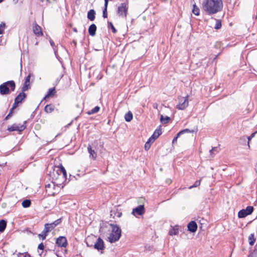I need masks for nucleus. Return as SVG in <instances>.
Instances as JSON below:
<instances>
[{
  "mask_svg": "<svg viewBox=\"0 0 257 257\" xmlns=\"http://www.w3.org/2000/svg\"><path fill=\"white\" fill-rule=\"evenodd\" d=\"M49 188H51V185L50 184H49Z\"/></svg>",
  "mask_w": 257,
  "mask_h": 257,
  "instance_id": "54",
  "label": "nucleus"
},
{
  "mask_svg": "<svg viewBox=\"0 0 257 257\" xmlns=\"http://www.w3.org/2000/svg\"><path fill=\"white\" fill-rule=\"evenodd\" d=\"M214 20L215 21V22H216L215 26H214V29L216 30L220 29L221 28V25H222L221 20H216V19H214Z\"/></svg>",
  "mask_w": 257,
  "mask_h": 257,
  "instance_id": "29",
  "label": "nucleus"
},
{
  "mask_svg": "<svg viewBox=\"0 0 257 257\" xmlns=\"http://www.w3.org/2000/svg\"><path fill=\"white\" fill-rule=\"evenodd\" d=\"M200 183H201V180L196 181L193 185H192L189 187V189H190L193 188L198 187V186L200 185Z\"/></svg>",
  "mask_w": 257,
  "mask_h": 257,
  "instance_id": "37",
  "label": "nucleus"
},
{
  "mask_svg": "<svg viewBox=\"0 0 257 257\" xmlns=\"http://www.w3.org/2000/svg\"><path fill=\"white\" fill-rule=\"evenodd\" d=\"M145 209L143 205H140L138 207L134 208L132 211V213L134 215H136V214L138 215H142L145 213Z\"/></svg>",
  "mask_w": 257,
  "mask_h": 257,
  "instance_id": "9",
  "label": "nucleus"
},
{
  "mask_svg": "<svg viewBox=\"0 0 257 257\" xmlns=\"http://www.w3.org/2000/svg\"><path fill=\"white\" fill-rule=\"evenodd\" d=\"M38 251L39 252V250H42L41 252L39 253V255L41 257H44L45 255V254H43V250L44 248V245L43 243H41L38 245Z\"/></svg>",
  "mask_w": 257,
  "mask_h": 257,
  "instance_id": "26",
  "label": "nucleus"
},
{
  "mask_svg": "<svg viewBox=\"0 0 257 257\" xmlns=\"http://www.w3.org/2000/svg\"><path fill=\"white\" fill-rule=\"evenodd\" d=\"M89 239L90 238H87L86 242L87 245L88 246H93V245L92 244H89V243H88V240H89Z\"/></svg>",
  "mask_w": 257,
  "mask_h": 257,
  "instance_id": "45",
  "label": "nucleus"
},
{
  "mask_svg": "<svg viewBox=\"0 0 257 257\" xmlns=\"http://www.w3.org/2000/svg\"><path fill=\"white\" fill-rule=\"evenodd\" d=\"M214 152L216 153L218 152V149L217 147L212 148V149L210 151V154H212Z\"/></svg>",
  "mask_w": 257,
  "mask_h": 257,
  "instance_id": "41",
  "label": "nucleus"
},
{
  "mask_svg": "<svg viewBox=\"0 0 257 257\" xmlns=\"http://www.w3.org/2000/svg\"><path fill=\"white\" fill-rule=\"evenodd\" d=\"M31 201L30 200L26 199L23 201L22 206L24 208H27L29 207L31 205Z\"/></svg>",
  "mask_w": 257,
  "mask_h": 257,
  "instance_id": "30",
  "label": "nucleus"
},
{
  "mask_svg": "<svg viewBox=\"0 0 257 257\" xmlns=\"http://www.w3.org/2000/svg\"><path fill=\"white\" fill-rule=\"evenodd\" d=\"M7 226V222L5 220H0V232H3Z\"/></svg>",
  "mask_w": 257,
  "mask_h": 257,
  "instance_id": "24",
  "label": "nucleus"
},
{
  "mask_svg": "<svg viewBox=\"0 0 257 257\" xmlns=\"http://www.w3.org/2000/svg\"><path fill=\"white\" fill-rule=\"evenodd\" d=\"M62 77L61 76H59L56 79V83H58V82L60 81L61 78Z\"/></svg>",
  "mask_w": 257,
  "mask_h": 257,
  "instance_id": "47",
  "label": "nucleus"
},
{
  "mask_svg": "<svg viewBox=\"0 0 257 257\" xmlns=\"http://www.w3.org/2000/svg\"><path fill=\"white\" fill-rule=\"evenodd\" d=\"M54 108H52L51 106V105L49 104V112L52 111L53 110H54Z\"/></svg>",
  "mask_w": 257,
  "mask_h": 257,
  "instance_id": "48",
  "label": "nucleus"
},
{
  "mask_svg": "<svg viewBox=\"0 0 257 257\" xmlns=\"http://www.w3.org/2000/svg\"><path fill=\"white\" fill-rule=\"evenodd\" d=\"M133 117V113L131 111H129L127 113H126L124 115V119L126 121L130 122L131 121Z\"/></svg>",
  "mask_w": 257,
  "mask_h": 257,
  "instance_id": "25",
  "label": "nucleus"
},
{
  "mask_svg": "<svg viewBox=\"0 0 257 257\" xmlns=\"http://www.w3.org/2000/svg\"><path fill=\"white\" fill-rule=\"evenodd\" d=\"M170 119V117L168 116H166L165 118H164L163 116L161 115L160 120L162 123H167Z\"/></svg>",
  "mask_w": 257,
  "mask_h": 257,
  "instance_id": "35",
  "label": "nucleus"
},
{
  "mask_svg": "<svg viewBox=\"0 0 257 257\" xmlns=\"http://www.w3.org/2000/svg\"><path fill=\"white\" fill-rule=\"evenodd\" d=\"M19 103L15 99V102L13 105V109H14L15 108H16L18 105L19 104Z\"/></svg>",
  "mask_w": 257,
  "mask_h": 257,
  "instance_id": "43",
  "label": "nucleus"
},
{
  "mask_svg": "<svg viewBox=\"0 0 257 257\" xmlns=\"http://www.w3.org/2000/svg\"><path fill=\"white\" fill-rule=\"evenodd\" d=\"M253 210L252 206H248L245 209L240 210L238 213L239 218H244L252 213Z\"/></svg>",
  "mask_w": 257,
  "mask_h": 257,
  "instance_id": "8",
  "label": "nucleus"
},
{
  "mask_svg": "<svg viewBox=\"0 0 257 257\" xmlns=\"http://www.w3.org/2000/svg\"><path fill=\"white\" fill-rule=\"evenodd\" d=\"M13 110H14L13 108H12L10 109V112H9V114H10V115H12V114H13Z\"/></svg>",
  "mask_w": 257,
  "mask_h": 257,
  "instance_id": "50",
  "label": "nucleus"
},
{
  "mask_svg": "<svg viewBox=\"0 0 257 257\" xmlns=\"http://www.w3.org/2000/svg\"><path fill=\"white\" fill-rule=\"evenodd\" d=\"M154 107L157 108V106H154Z\"/></svg>",
  "mask_w": 257,
  "mask_h": 257,
  "instance_id": "56",
  "label": "nucleus"
},
{
  "mask_svg": "<svg viewBox=\"0 0 257 257\" xmlns=\"http://www.w3.org/2000/svg\"><path fill=\"white\" fill-rule=\"evenodd\" d=\"M93 246L95 249L98 250H103L104 248V241L101 238L99 237L97 239Z\"/></svg>",
  "mask_w": 257,
  "mask_h": 257,
  "instance_id": "10",
  "label": "nucleus"
},
{
  "mask_svg": "<svg viewBox=\"0 0 257 257\" xmlns=\"http://www.w3.org/2000/svg\"><path fill=\"white\" fill-rule=\"evenodd\" d=\"M56 92V91L55 90V86L52 88H49V97L54 96Z\"/></svg>",
  "mask_w": 257,
  "mask_h": 257,
  "instance_id": "36",
  "label": "nucleus"
},
{
  "mask_svg": "<svg viewBox=\"0 0 257 257\" xmlns=\"http://www.w3.org/2000/svg\"><path fill=\"white\" fill-rule=\"evenodd\" d=\"M179 136H178V134L177 135L176 137H175L173 141H172V143L173 144H174L175 143H176L177 142V139L179 137Z\"/></svg>",
  "mask_w": 257,
  "mask_h": 257,
  "instance_id": "44",
  "label": "nucleus"
},
{
  "mask_svg": "<svg viewBox=\"0 0 257 257\" xmlns=\"http://www.w3.org/2000/svg\"><path fill=\"white\" fill-rule=\"evenodd\" d=\"M128 9V5L127 3H121L120 6L118 7L117 13L118 15L122 18L126 19L127 12Z\"/></svg>",
  "mask_w": 257,
  "mask_h": 257,
  "instance_id": "6",
  "label": "nucleus"
},
{
  "mask_svg": "<svg viewBox=\"0 0 257 257\" xmlns=\"http://www.w3.org/2000/svg\"><path fill=\"white\" fill-rule=\"evenodd\" d=\"M6 24L4 23H2L0 24V34H2L4 32V29L5 28Z\"/></svg>",
  "mask_w": 257,
  "mask_h": 257,
  "instance_id": "40",
  "label": "nucleus"
},
{
  "mask_svg": "<svg viewBox=\"0 0 257 257\" xmlns=\"http://www.w3.org/2000/svg\"><path fill=\"white\" fill-rule=\"evenodd\" d=\"M193 131H191L188 128H186V129L183 130L181 131L180 132H179L178 133V136H180V135H181L184 133H193Z\"/></svg>",
  "mask_w": 257,
  "mask_h": 257,
  "instance_id": "32",
  "label": "nucleus"
},
{
  "mask_svg": "<svg viewBox=\"0 0 257 257\" xmlns=\"http://www.w3.org/2000/svg\"><path fill=\"white\" fill-rule=\"evenodd\" d=\"M56 243L58 246L66 247L67 245V240L65 237L60 236L57 239Z\"/></svg>",
  "mask_w": 257,
  "mask_h": 257,
  "instance_id": "11",
  "label": "nucleus"
},
{
  "mask_svg": "<svg viewBox=\"0 0 257 257\" xmlns=\"http://www.w3.org/2000/svg\"><path fill=\"white\" fill-rule=\"evenodd\" d=\"M154 107L157 108V106H154Z\"/></svg>",
  "mask_w": 257,
  "mask_h": 257,
  "instance_id": "57",
  "label": "nucleus"
},
{
  "mask_svg": "<svg viewBox=\"0 0 257 257\" xmlns=\"http://www.w3.org/2000/svg\"><path fill=\"white\" fill-rule=\"evenodd\" d=\"M179 233V227L178 226H175L173 227H172L170 230H169V234L170 235H177Z\"/></svg>",
  "mask_w": 257,
  "mask_h": 257,
  "instance_id": "22",
  "label": "nucleus"
},
{
  "mask_svg": "<svg viewBox=\"0 0 257 257\" xmlns=\"http://www.w3.org/2000/svg\"><path fill=\"white\" fill-rule=\"evenodd\" d=\"M96 26L95 24L91 25L88 29V32L90 35L93 36L96 34Z\"/></svg>",
  "mask_w": 257,
  "mask_h": 257,
  "instance_id": "20",
  "label": "nucleus"
},
{
  "mask_svg": "<svg viewBox=\"0 0 257 257\" xmlns=\"http://www.w3.org/2000/svg\"><path fill=\"white\" fill-rule=\"evenodd\" d=\"M108 28H110L112 30V32L113 33H115L117 31L111 22H108Z\"/></svg>",
  "mask_w": 257,
  "mask_h": 257,
  "instance_id": "34",
  "label": "nucleus"
},
{
  "mask_svg": "<svg viewBox=\"0 0 257 257\" xmlns=\"http://www.w3.org/2000/svg\"><path fill=\"white\" fill-rule=\"evenodd\" d=\"M48 98V92L45 95L43 99L40 102V103L39 104V106H43V105L45 104V102L47 101Z\"/></svg>",
  "mask_w": 257,
  "mask_h": 257,
  "instance_id": "33",
  "label": "nucleus"
},
{
  "mask_svg": "<svg viewBox=\"0 0 257 257\" xmlns=\"http://www.w3.org/2000/svg\"><path fill=\"white\" fill-rule=\"evenodd\" d=\"M256 132H254V133H252V134H251L249 137H248L247 138V139H248V144H249V141H250V140H251L252 138H253V137H254V136H255V134L256 133Z\"/></svg>",
  "mask_w": 257,
  "mask_h": 257,
  "instance_id": "42",
  "label": "nucleus"
},
{
  "mask_svg": "<svg viewBox=\"0 0 257 257\" xmlns=\"http://www.w3.org/2000/svg\"><path fill=\"white\" fill-rule=\"evenodd\" d=\"M255 170L256 171V173H257V163L256 164L255 166Z\"/></svg>",
  "mask_w": 257,
  "mask_h": 257,
  "instance_id": "51",
  "label": "nucleus"
},
{
  "mask_svg": "<svg viewBox=\"0 0 257 257\" xmlns=\"http://www.w3.org/2000/svg\"><path fill=\"white\" fill-rule=\"evenodd\" d=\"M61 177L64 178L66 177V171L62 166L55 167L49 174V180L51 179L53 188L56 191H58L61 188V183L59 179Z\"/></svg>",
  "mask_w": 257,
  "mask_h": 257,
  "instance_id": "1",
  "label": "nucleus"
},
{
  "mask_svg": "<svg viewBox=\"0 0 257 257\" xmlns=\"http://www.w3.org/2000/svg\"><path fill=\"white\" fill-rule=\"evenodd\" d=\"M188 229L191 232H195L197 229V225L194 221L190 222L187 226Z\"/></svg>",
  "mask_w": 257,
  "mask_h": 257,
  "instance_id": "13",
  "label": "nucleus"
},
{
  "mask_svg": "<svg viewBox=\"0 0 257 257\" xmlns=\"http://www.w3.org/2000/svg\"><path fill=\"white\" fill-rule=\"evenodd\" d=\"M33 32L37 36H40L42 35V32L41 27L37 24H33Z\"/></svg>",
  "mask_w": 257,
  "mask_h": 257,
  "instance_id": "16",
  "label": "nucleus"
},
{
  "mask_svg": "<svg viewBox=\"0 0 257 257\" xmlns=\"http://www.w3.org/2000/svg\"><path fill=\"white\" fill-rule=\"evenodd\" d=\"M48 232V223L45 224V228L43 232L39 234V237L41 238L43 240L46 238L47 233Z\"/></svg>",
  "mask_w": 257,
  "mask_h": 257,
  "instance_id": "17",
  "label": "nucleus"
},
{
  "mask_svg": "<svg viewBox=\"0 0 257 257\" xmlns=\"http://www.w3.org/2000/svg\"><path fill=\"white\" fill-rule=\"evenodd\" d=\"M121 215V213H118V215H117V216L118 217H120Z\"/></svg>",
  "mask_w": 257,
  "mask_h": 257,
  "instance_id": "52",
  "label": "nucleus"
},
{
  "mask_svg": "<svg viewBox=\"0 0 257 257\" xmlns=\"http://www.w3.org/2000/svg\"><path fill=\"white\" fill-rule=\"evenodd\" d=\"M11 116V115H10V114H8L7 116L5 117V120H8Z\"/></svg>",
  "mask_w": 257,
  "mask_h": 257,
  "instance_id": "49",
  "label": "nucleus"
},
{
  "mask_svg": "<svg viewBox=\"0 0 257 257\" xmlns=\"http://www.w3.org/2000/svg\"><path fill=\"white\" fill-rule=\"evenodd\" d=\"M30 78H31V74H29L27 76V77L25 78V83H24V85H23V86L22 87V91H25L29 89V86H30Z\"/></svg>",
  "mask_w": 257,
  "mask_h": 257,
  "instance_id": "14",
  "label": "nucleus"
},
{
  "mask_svg": "<svg viewBox=\"0 0 257 257\" xmlns=\"http://www.w3.org/2000/svg\"><path fill=\"white\" fill-rule=\"evenodd\" d=\"M107 227L109 230L111 231L109 236H108V240L113 243L118 241L121 236V231L120 227L115 224H109Z\"/></svg>",
  "mask_w": 257,
  "mask_h": 257,
  "instance_id": "3",
  "label": "nucleus"
},
{
  "mask_svg": "<svg viewBox=\"0 0 257 257\" xmlns=\"http://www.w3.org/2000/svg\"><path fill=\"white\" fill-rule=\"evenodd\" d=\"M178 103L176 105V108L179 110H184L189 105V95L185 97L179 96L178 97Z\"/></svg>",
  "mask_w": 257,
  "mask_h": 257,
  "instance_id": "5",
  "label": "nucleus"
},
{
  "mask_svg": "<svg viewBox=\"0 0 257 257\" xmlns=\"http://www.w3.org/2000/svg\"><path fill=\"white\" fill-rule=\"evenodd\" d=\"M152 143H151V141H150V139H149V140L146 143V144L145 145V149L146 150H148L150 149V148L151 147V144Z\"/></svg>",
  "mask_w": 257,
  "mask_h": 257,
  "instance_id": "38",
  "label": "nucleus"
},
{
  "mask_svg": "<svg viewBox=\"0 0 257 257\" xmlns=\"http://www.w3.org/2000/svg\"><path fill=\"white\" fill-rule=\"evenodd\" d=\"M4 0H0V3H2Z\"/></svg>",
  "mask_w": 257,
  "mask_h": 257,
  "instance_id": "55",
  "label": "nucleus"
},
{
  "mask_svg": "<svg viewBox=\"0 0 257 257\" xmlns=\"http://www.w3.org/2000/svg\"><path fill=\"white\" fill-rule=\"evenodd\" d=\"M16 87V84L13 80L8 81L0 85V94L7 95L13 91Z\"/></svg>",
  "mask_w": 257,
  "mask_h": 257,
  "instance_id": "4",
  "label": "nucleus"
},
{
  "mask_svg": "<svg viewBox=\"0 0 257 257\" xmlns=\"http://www.w3.org/2000/svg\"><path fill=\"white\" fill-rule=\"evenodd\" d=\"M26 97V94L23 91L15 98V100L19 103H21Z\"/></svg>",
  "mask_w": 257,
  "mask_h": 257,
  "instance_id": "19",
  "label": "nucleus"
},
{
  "mask_svg": "<svg viewBox=\"0 0 257 257\" xmlns=\"http://www.w3.org/2000/svg\"><path fill=\"white\" fill-rule=\"evenodd\" d=\"M26 121H25L24 122V124L22 125L14 123L13 125L8 126L7 130L9 131V132L18 131L21 132L26 128Z\"/></svg>",
  "mask_w": 257,
  "mask_h": 257,
  "instance_id": "7",
  "label": "nucleus"
},
{
  "mask_svg": "<svg viewBox=\"0 0 257 257\" xmlns=\"http://www.w3.org/2000/svg\"><path fill=\"white\" fill-rule=\"evenodd\" d=\"M95 18V12L94 10H90L88 12L87 18L91 21H93Z\"/></svg>",
  "mask_w": 257,
  "mask_h": 257,
  "instance_id": "21",
  "label": "nucleus"
},
{
  "mask_svg": "<svg viewBox=\"0 0 257 257\" xmlns=\"http://www.w3.org/2000/svg\"><path fill=\"white\" fill-rule=\"evenodd\" d=\"M222 7L221 0H206L202 4L203 10L209 15L217 13L222 10Z\"/></svg>",
  "mask_w": 257,
  "mask_h": 257,
  "instance_id": "2",
  "label": "nucleus"
},
{
  "mask_svg": "<svg viewBox=\"0 0 257 257\" xmlns=\"http://www.w3.org/2000/svg\"><path fill=\"white\" fill-rule=\"evenodd\" d=\"M61 222V219L59 218L54 221L49 223V231L54 228L57 225L59 224Z\"/></svg>",
  "mask_w": 257,
  "mask_h": 257,
  "instance_id": "18",
  "label": "nucleus"
},
{
  "mask_svg": "<svg viewBox=\"0 0 257 257\" xmlns=\"http://www.w3.org/2000/svg\"><path fill=\"white\" fill-rule=\"evenodd\" d=\"M249 243L251 245H253L255 241V238L254 234H251L248 237Z\"/></svg>",
  "mask_w": 257,
  "mask_h": 257,
  "instance_id": "27",
  "label": "nucleus"
},
{
  "mask_svg": "<svg viewBox=\"0 0 257 257\" xmlns=\"http://www.w3.org/2000/svg\"><path fill=\"white\" fill-rule=\"evenodd\" d=\"M193 13L196 16H199L200 14V10L195 4L193 5V8L192 10Z\"/></svg>",
  "mask_w": 257,
  "mask_h": 257,
  "instance_id": "28",
  "label": "nucleus"
},
{
  "mask_svg": "<svg viewBox=\"0 0 257 257\" xmlns=\"http://www.w3.org/2000/svg\"><path fill=\"white\" fill-rule=\"evenodd\" d=\"M44 110L46 112H48V104L45 105Z\"/></svg>",
  "mask_w": 257,
  "mask_h": 257,
  "instance_id": "46",
  "label": "nucleus"
},
{
  "mask_svg": "<svg viewBox=\"0 0 257 257\" xmlns=\"http://www.w3.org/2000/svg\"><path fill=\"white\" fill-rule=\"evenodd\" d=\"M109 0H104V6L103 10V17L106 18L107 17V9Z\"/></svg>",
  "mask_w": 257,
  "mask_h": 257,
  "instance_id": "23",
  "label": "nucleus"
},
{
  "mask_svg": "<svg viewBox=\"0 0 257 257\" xmlns=\"http://www.w3.org/2000/svg\"><path fill=\"white\" fill-rule=\"evenodd\" d=\"M154 107L157 108V106H154Z\"/></svg>",
  "mask_w": 257,
  "mask_h": 257,
  "instance_id": "58",
  "label": "nucleus"
},
{
  "mask_svg": "<svg viewBox=\"0 0 257 257\" xmlns=\"http://www.w3.org/2000/svg\"><path fill=\"white\" fill-rule=\"evenodd\" d=\"M162 134L161 129L159 127L157 128L154 132L152 136L149 138L150 141L153 143L156 139H157Z\"/></svg>",
  "mask_w": 257,
  "mask_h": 257,
  "instance_id": "12",
  "label": "nucleus"
},
{
  "mask_svg": "<svg viewBox=\"0 0 257 257\" xmlns=\"http://www.w3.org/2000/svg\"><path fill=\"white\" fill-rule=\"evenodd\" d=\"M50 43L51 45L53 47L55 55L56 56H57V50L56 49V47L55 46L54 42L52 41H50Z\"/></svg>",
  "mask_w": 257,
  "mask_h": 257,
  "instance_id": "39",
  "label": "nucleus"
},
{
  "mask_svg": "<svg viewBox=\"0 0 257 257\" xmlns=\"http://www.w3.org/2000/svg\"><path fill=\"white\" fill-rule=\"evenodd\" d=\"M56 192H53L52 193V195H54V194L56 193Z\"/></svg>",
  "mask_w": 257,
  "mask_h": 257,
  "instance_id": "53",
  "label": "nucleus"
},
{
  "mask_svg": "<svg viewBox=\"0 0 257 257\" xmlns=\"http://www.w3.org/2000/svg\"><path fill=\"white\" fill-rule=\"evenodd\" d=\"M100 109V107L98 106H95L94 108L92 109L90 111H88L87 113L88 114H92L97 112Z\"/></svg>",
  "mask_w": 257,
  "mask_h": 257,
  "instance_id": "31",
  "label": "nucleus"
},
{
  "mask_svg": "<svg viewBox=\"0 0 257 257\" xmlns=\"http://www.w3.org/2000/svg\"><path fill=\"white\" fill-rule=\"evenodd\" d=\"M87 151L89 154V158L93 160H95L97 157L96 152L92 149L91 145H89L87 147Z\"/></svg>",
  "mask_w": 257,
  "mask_h": 257,
  "instance_id": "15",
  "label": "nucleus"
}]
</instances>
